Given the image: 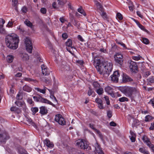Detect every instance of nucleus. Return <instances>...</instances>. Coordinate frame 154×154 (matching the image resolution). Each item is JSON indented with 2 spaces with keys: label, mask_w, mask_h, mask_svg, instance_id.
Listing matches in <instances>:
<instances>
[{
  "label": "nucleus",
  "mask_w": 154,
  "mask_h": 154,
  "mask_svg": "<svg viewBox=\"0 0 154 154\" xmlns=\"http://www.w3.org/2000/svg\"><path fill=\"white\" fill-rule=\"evenodd\" d=\"M5 39L6 45L8 47L13 50L18 48L20 40L17 35L14 33L8 35L6 36Z\"/></svg>",
  "instance_id": "1"
},
{
  "label": "nucleus",
  "mask_w": 154,
  "mask_h": 154,
  "mask_svg": "<svg viewBox=\"0 0 154 154\" xmlns=\"http://www.w3.org/2000/svg\"><path fill=\"white\" fill-rule=\"evenodd\" d=\"M121 91L126 96L132 98L133 94H136L139 93L138 89L136 87H127L122 88Z\"/></svg>",
  "instance_id": "2"
},
{
  "label": "nucleus",
  "mask_w": 154,
  "mask_h": 154,
  "mask_svg": "<svg viewBox=\"0 0 154 154\" xmlns=\"http://www.w3.org/2000/svg\"><path fill=\"white\" fill-rule=\"evenodd\" d=\"M94 65L97 72L101 75L104 77L105 64L104 62L101 61L98 58L96 57L94 60Z\"/></svg>",
  "instance_id": "3"
},
{
  "label": "nucleus",
  "mask_w": 154,
  "mask_h": 154,
  "mask_svg": "<svg viewBox=\"0 0 154 154\" xmlns=\"http://www.w3.org/2000/svg\"><path fill=\"white\" fill-rule=\"evenodd\" d=\"M105 69L104 77L107 78L109 76L112 69V65L110 63L104 62Z\"/></svg>",
  "instance_id": "4"
},
{
  "label": "nucleus",
  "mask_w": 154,
  "mask_h": 154,
  "mask_svg": "<svg viewBox=\"0 0 154 154\" xmlns=\"http://www.w3.org/2000/svg\"><path fill=\"white\" fill-rule=\"evenodd\" d=\"M76 144L79 148L83 149H87L89 146L87 142L83 139L78 140L77 141Z\"/></svg>",
  "instance_id": "5"
},
{
  "label": "nucleus",
  "mask_w": 154,
  "mask_h": 154,
  "mask_svg": "<svg viewBox=\"0 0 154 154\" xmlns=\"http://www.w3.org/2000/svg\"><path fill=\"white\" fill-rule=\"evenodd\" d=\"M115 61L118 64L122 66L123 63V57L121 53H117L114 56Z\"/></svg>",
  "instance_id": "6"
},
{
  "label": "nucleus",
  "mask_w": 154,
  "mask_h": 154,
  "mask_svg": "<svg viewBox=\"0 0 154 154\" xmlns=\"http://www.w3.org/2000/svg\"><path fill=\"white\" fill-rule=\"evenodd\" d=\"M24 42L26 50L29 53H32L33 47L31 41L29 38L26 37Z\"/></svg>",
  "instance_id": "7"
},
{
  "label": "nucleus",
  "mask_w": 154,
  "mask_h": 154,
  "mask_svg": "<svg viewBox=\"0 0 154 154\" xmlns=\"http://www.w3.org/2000/svg\"><path fill=\"white\" fill-rule=\"evenodd\" d=\"M55 120L60 125H64L66 124L65 119L60 114H58L56 115L55 117Z\"/></svg>",
  "instance_id": "8"
},
{
  "label": "nucleus",
  "mask_w": 154,
  "mask_h": 154,
  "mask_svg": "<svg viewBox=\"0 0 154 154\" xmlns=\"http://www.w3.org/2000/svg\"><path fill=\"white\" fill-rule=\"evenodd\" d=\"M10 136L7 132H5L0 134V142L5 143L6 140L10 138Z\"/></svg>",
  "instance_id": "9"
},
{
  "label": "nucleus",
  "mask_w": 154,
  "mask_h": 154,
  "mask_svg": "<svg viewBox=\"0 0 154 154\" xmlns=\"http://www.w3.org/2000/svg\"><path fill=\"white\" fill-rule=\"evenodd\" d=\"M119 75L120 74L118 70L114 72L111 76L112 80L116 83L117 82H118Z\"/></svg>",
  "instance_id": "10"
},
{
  "label": "nucleus",
  "mask_w": 154,
  "mask_h": 154,
  "mask_svg": "<svg viewBox=\"0 0 154 154\" xmlns=\"http://www.w3.org/2000/svg\"><path fill=\"white\" fill-rule=\"evenodd\" d=\"M130 68L131 70L135 73H137L138 71V67L137 63L133 61H131L130 63Z\"/></svg>",
  "instance_id": "11"
},
{
  "label": "nucleus",
  "mask_w": 154,
  "mask_h": 154,
  "mask_svg": "<svg viewBox=\"0 0 154 154\" xmlns=\"http://www.w3.org/2000/svg\"><path fill=\"white\" fill-rule=\"evenodd\" d=\"M42 73L45 75H48L50 74V71L47 68L46 66L44 65L41 66Z\"/></svg>",
  "instance_id": "12"
},
{
  "label": "nucleus",
  "mask_w": 154,
  "mask_h": 154,
  "mask_svg": "<svg viewBox=\"0 0 154 154\" xmlns=\"http://www.w3.org/2000/svg\"><path fill=\"white\" fill-rule=\"evenodd\" d=\"M122 81L123 82H131L133 81V80L126 74L123 73Z\"/></svg>",
  "instance_id": "13"
},
{
  "label": "nucleus",
  "mask_w": 154,
  "mask_h": 154,
  "mask_svg": "<svg viewBox=\"0 0 154 154\" xmlns=\"http://www.w3.org/2000/svg\"><path fill=\"white\" fill-rule=\"evenodd\" d=\"M38 100L39 101H38V102L48 103L52 106H54L53 104L51 102L47 100L46 99L42 97L40 95L39 96Z\"/></svg>",
  "instance_id": "14"
},
{
  "label": "nucleus",
  "mask_w": 154,
  "mask_h": 154,
  "mask_svg": "<svg viewBox=\"0 0 154 154\" xmlns=\"http://www.w3.org/2000/svg\"><path fill=\"white\" fill-rule=\"evenodd\" d=\"M95 102L97 104L98 107L100 109H102L104 108L103 102L99 98H97L95 100Z\"/></svg>",
  "instance_id": "15"
},
{
  "label": "nucleus",
  "mask_w": 154,
  "mask_h": 154,
  "mask_svg": "<svg viewBox=\"0 0 154 154\" xmlns=\"http://www.w3.org/2000/svg\"><path fill=\"white\" fill-rule=\"evenodd\" d=\"M95 150L96 153L98 154H104L103 151L98 143H97L96 145Z\"/></svg>",
  "instance_id": "16"
},
{
  "label": "nucleus",
  "mask_w": 154,
  "mask_h": 154,
  "mask_svg": "<svg viewBox=\"0 0 154 154\" xmlns=\"http://www.w3.org/2000/svg\"><path fill=\"white\" fill-rule=\"evenodd\" d=\"M40 113L42 115H46L48 113V110L44 106H41L40 108Z\"/></svg>",
  "instance_id": "17"
},
{
  "label": "nucleus",
  "mask_w": 154,
  "mask_h": 154,
  "mask_svg": "<svg viewBox=\"0 0 154 154\" xmlns=\"http://www.w3.org/2000/svg\"><path fill=\"white\" fill-rule=\"evenodd\" d=\"M44 142L46 146L49 148H53L54 147L53 144L48 139H46L44 141Z\"/></svg>",
  "instance_id": "18"
},
{
  "label": "nucleus",
  "mask_w": 154,
  "mask_h": 154,
  "mask_svg": "<svg viewBox=\"0 0 154 154\" xmlns=\"http://www.w3.org/2000/svg\"><path fill=\"white\" fill-rule=\"evenodd\" d=\"M96 5L97 9L99 10L101 12H103L104 11V9L103 8L102 5L98 2L96 1Z\"/></svg>",
  "instance_id": "19"
},
{
  "label": "nucleus",
  "mask_w": 154,
  "mask_h": 154,
  "mask_svg": "<svg viewBox=\"0 0 154 154\" xmlns=\"http://www.w3.org/2000/svg\"><path fill=\"white\" fill-rule=\"evenodd\" d=\"M21 57L22 60L23 61H26L29 59L28 55L26 54H22Z\"/></svg>",
  "instance_id": "20"
},
{
  "label": "nucleus",
  "mask_w": 154,
  "mask_h": 154,
  "mask_svg": "<svg viewBox=\"0 0 154 154\" xmlns=\"http://www.w3.org/2000/svg\"><path fill=\"white\" fill-rule=\"evenodd\" d=\"M23 89L24 91L29 92H31L32 90V88L27 85H25L23 86Z\"/></svg>",
  "instance_id": "21"
},
{
  "label": "nucleus",
  "mask_w": 154,
  "mask_h": 154,
  "mask_svg": "<svg viewBox=\"0 0 154 154\" xmlns=\"http://www.w3.org/2000/svg\"><path fill=\"white\" fill-rule=\"evenodd\" d=\"M66 44L67 46L70 47L72 48L75 49V48L74 46H72V41L70 39H68L67 41L66 42Z\"/></svg>",
  "instance_id": "22"
},
{
  "label": "nucleus",
  "mask_w": 154,
  "mask_h": 154,
  "mask_svg": "<svg viewBox=\"0 0 154 154\" xmlns=\"http://www.w3.org/2000/svg\"><path fill=\"white\" fill-rule=\"evenodd\" d=\"M133 123L132 124V127H137V126L139 125V121L138 119H134L133 121Z\"/></svg>",
  "instance_id": "23"
},
{
  "label": "nucleus",
  "mask_w": 154,
  "mask_h": 154,
  "mask_svg": "<svg viewBox=\"0 0 154 154\" xmlns=\"http://www.w3.org/2000/svg\"><path fill=\"white\" fill-rule=\"evenodd\" d=\"M105 91L108 94L114 91L113 89L109 86H107L105 88Z\"/></svg>",
  "instance_id": "24"
},
{
  "label": "nucleus",
  "mask_w": 154,
  "mask_h": 154,
  "mask_svg": "<svg viewBox=\"0 0 154 154\" xmlns=\"http://www.w3.org/2000/svg\"><path fill=\"white\" fill-rule=\"evenodd\" d=\"M139 151L140 152L143 154H149V152L146 150L144 148H140L139 149Z\"/></svg>",
  "instance_id": "25"
},
{
  "label": "nucleus",
  "mask_w": 154,
  "mask_h": 154,
  "mask_svg": "<svg viewBox=\"0 0 154 154\" xmlns=\"http://www.w3.org/2000/svg\"><path fill=\"white\" fill-rule=\"evenodd\" d=\"M47 89L46 87H44V89H41L39 88H35V89L37 90L39 92L43 94H45L46 92V89Z\"/></svg>",
  "instance_id": "26"
},
{
  "label": "nucleus",
  "mask_w": 154,
  "mask_h": 154,
  "mask_svg": "<svg viewBox=\"0 0 154 154\" xmlns=\"http://www.w3.org/2000/svg\"><path fill=\"white\" fill-rule=\"evenodd\" d=\"M14 59V57L11 55H8L6 59L8 63H11L12 62Z\"/></svg>",
  "instance_id": "27"
},
{
  "label": "nucleus",
  "mask_w": 154,
  "mask_h": 154,
  "mask_svg": "<svg viewBox=\"0 0 154 154\" xmlns=\"http://www.w3.org/2000/svg\"><path fill=\"white\" fill-rule=\"evenodd\" d=\"M26 121L29 122V123L32 125L34 126L35 125V123L33 122L32 119L29 117H26Z\"/></svg>",
  "instance_id": "28"
},
{
  "label": "nucleus",
  "mask_w": 154,
  "mask_h": 154,
  "mask_svg": "<svg viewBox=\"0 0 154 154\" xmlns=\"http://www.w3.org/2000/svg\"><path fill=\"white\" fill-rule=\"evenodd\" d=\"M31 110L32 112L33 115H35L38 111V108L37 107H32L31 108Z\"/></svg>",
  "instance_id": "29"
},
{
  "label": "nucleus",
  "mask_w": 154,
  "mask_h": 154,
  "mask_svg": "<svg viewBox=\"0 0 154 154\" xmlns=\"http://www.w3.org/2000/svg\"><path fill=\"white\" fill-rule=\"evenodd\" d=\"M142 140L143 142L146 143V144L150 142L148 138L146 136H144L142 137Z\"/></svg>",
  "instance_id": "30"
},
{
  "label": "nucleus",
  "mask_w": 154,
  "mask_h": 154,
  "mask_svg": "<svg viewBox=\"0 0 154 154\" xmlns=\"http://www.w3.org/2000/svg\"><path fill=\"white\" fill-rule=\"evenodd\" d=\"M24 23L26 26L30 27H31L32 26V23L27 19H26Z\"/></svg>",
  "instance_id": "31"
},
{
  "label": "nucleus",
  "mask_w": 154,
  "mask_h": 154,
  "mask_svg": "<svg viewBox=\"0 0 154 154\" xmlns=\"http://www.w3.org/2000/svg\"><path fill=\"white\" fill-rule=\"evenodd\" d=\"M96 91L97 94L99 95L102 94L103 92V89L102 88H100L97 89Z\"/></svg>",
  "instance_id": "32"
},
{
  "label": "nucleus",
  "mask_w": 154,
  "mask_h": 154,
  "mask_svg": "<svg viewBox=\"0 0 154 154\" xmlns=\"http://www.w3.org/2000/svg\"><path fill=\"white\" fill-rule=\"evenodd\" d=\"M107 115L108 117L110 118L112 117V112L111 110H108L107 111Z\"/></svg>",
  "instance_id": "33"
},
{
  "label": "nucleus",
  "mask_w": 154,
  "mask_h": 154,
  "mask_svg": "<svg viewBox=\"0 0 154 154\" xmlns=\"http://www.w3.org/2000/svg\"><path fill=\"white\" fill-rule=\"evenodd\" d=\"M93 86L96 89L99 88L100 87V84L97 82H93Z\"/></svg>",
  "instance_id": "34"
},
{
  "label": "nucleus",
  "mask_w": 154,
  "mask_h": 154,
  "mask_svg": "<svg viewBox=\"0 0 154 154\" xmlns=\"http://www.w3.org/2000/svg\"><path fill=\"white\" fill-rule=\"evenodd\" d=\"M15 104L18 106L19 107L22 106L23 105L25 106V105L23 104V102L20 101H16L15 102Z\"/></svg>",
  "instance_id": "35"
},
{
  "label": "nucleus",
  "mask_w": 154,
  "mask_h": 154,
  "mask_svg": "<svg viewBox=\"0 0 154 154\" xmlns=\"http://www.w3.org/2000/svg\"><path fill=\"white\" fill-rule=\"evenodd\" d=\"M27 101L28 103L31 105L32 106H33L34 105V102L32 100V98H28L27 99Z\"/></svg>",
  "instance_id": "36"
},
{
  "label": "nucleus",
  "mask_w": 154,
  "mask_h": 154,
  "mask_svg": "<svg viewBox=\"0 0 154 154\" xmlns=\"http://www.w3.org/2000/svg\"><path fill=\"white\" fill-rule=\"evenodd\" d=\"M146 145L152 150L153 152H154V146L151 143L150 141Z\"/></svg>",
  "instance_id": "37"
},
{
  "label": "nucleus",
  "mask_w": 154,
  "mask_h": 154,
  "mask_svg": "<svg viewBox=\"0 0 154 154\" xmlns=\"http://www.w3.org/2000/svg\"><path fill=\"white\" fill-rule=\"evenodd\" d=\"M119 100L121 102H123L124 101H128V99L125 97H123L119 98Z\"/></svg>",
  "instance_id": "38"
},
{
  "label": "nucleus",
  "mask_w": 154,
  "mask_h": 154,
  "mask_svg": "<svg viewBox=\"0 0 154 154\" xmlns=\"http://www.w3.org/2000/svg\"><path fill=\"white\" fill-rule=\"evenodd\" d=\"M17 0H12V5L15 7V10H17V7L16 6L17 5Z\"/></svg>",
  "instance_id": "39"
},
{
  "label": "nucleus",
  "mask_w": 154,
  "mask_h": 154,
  "mask_svg": "<svg viewBox=\"0 0 154 154\" xmlns=\"http://www.w3.org/2000/svg\"><path fill=\"white\" fill-rule=\"evenodd\" d=\"M78 11L81 14H82L84 16H85L86 15L85 12L82 8H79L78 9Z\"/></svg>",
  "instance_id": "40"
},
{
  "label": "nucleus",
  "mask_w": 154,
  "mask_h": 154,
  "mask_svg": "<svg viewBox=\"0 0 154 154\" xmlns=\"http://www.w3.org/2000/svg\"><path fill=\"white\" fill-rule=\"evenodd\" d=\"M128 120L130 123L132 121H133L134 119V118L132 116L129 115H128Z\"/></svg>",
  "instance_id": "41"
},
{
  "label": "nucleus",
  "mask_w": 154,
  "mask_h": 154,
  "mask_svg": "<svg viewBox=\"0 0 154 154\" xmlns=\"http://www.w3.org/2000/svg\"><path fill=\"white\" fill-rule=\"evenodd\" d=\"M102 13L101 14V16L105 20H106L107 19V17L106 14V13L104 12L103 11V12H101Z\"/></svg>",
  "instance_id": "42"
},
{
  "label": "nucleus",
  "mask_w": 154,
  "mask_h": 154,
  "mask_svg": "<svg viewBox=\"0 0 154 154\" xmlns=\"http://www.w3.org/2000/svg\"><path fill=\"white\" fill-rule=\"evenodd\" d=\"M141 57L139 55H137V56H133L132 58L133 59L136 60H138L140 59Z\"/></svg>",
  "instance_id": "43"
},
{
  "label": "nucleus",
  "mask_w": 154,
  "mask_h": 154,
  "mask_svg": "<svg viewBox=\"0 0 154 154\" xmlns=\"http://www.w3.org/2000/svg\"><path fill=\"white\" fill-rule=\"evenodd\" d=\"M24 80L28 82H35V80L29 78H24Z\"/></svg>",
  "instance_id": "44"
},
{
  "label": "nucleus",
  "mask_w": 154,
  "mask_h": 154,
  "mask_svg": "<svg viewBox=\"0 0 154 154\" xmlns=\"http://www.w3.org/2000/svg\"><path fill=\"white\" fill-rule=\"evenodd\" d=\"M142 42L145 44H148L149 43V40L147 38H143Z\"/></svg>",
  "instance_id": "45"
},
{
  "label": "nucleus",
  "mask_w": 154,
  "mask_h": 154,
  "mask_svg": "<svg viewBox=\"0 0 154 154\" xmlns=\"http://www.w3.org/2000/svg\"><path fill=\"white\" fill-rule=\"evenodd\" d=\"M128 1L129 3V5H131L129 6V9L130 11H132L133 10V9L132 6H131L132 5V2L130 0H128Z\"/></svg>",
  "instance_id": "46"
},
{
  "label": "nucleus",
  "mask_w": 154,
  "mask_h": 154,
  "mask_svg": "<svg viewBox=\"0 0 154 154\" xmlns=\"http://www.w3.org/2000/svg\"><path fill=\"white\" fill-rule=\"evenodd\" d=\"M142 30L145 31L146 32H148V31L145 29L144 27L142 25L140 24L138 26Z\"/></svg>",
  "instance_id": "47"
},
{
  "label": "nucleus",
  "mask_w": 154,
  "mask_h": 154,
  "mask_svg": "<svg viewBox=\"0 0 154 154\" xmlns=\"http://www.w3.org/2000/svg\"><path fill=\"white\" fill-rule=\"evenodd\" d=\"M96 132L97 134H98L100 138L102 140H103V135L101 134L100 131L98 130Z\"/></svg>",
  "instance_id": "48"
},
{
  "label": "nucleus",
  "mask_w": 154,
  "mask_h": 154,
  "mask_svg": "<svg viewBox=\"0 0 154 154\" xmlns=\"http://www.w3.org/2000/svg\"><path fill=\"white\" fill-rule=\"evenodd\" d=\"M41 13L43 14H45L47 12V10L46 8H42L40 9Z\"/></svg>",
  "instance_id": "49"
},
{
  "label": "nucleus",
  "mask_w": 154,
  "mask_h": 154,
  "mask_svg": "<svg viewBox=\"0 0 154 154\" xmlns=\"http://www.w3.org/2000/svg\"><path fill=\"white\" fill-rule=\"evenodd\" d=\"M73 24L74 26L78 27H79L80 23L79 22L76 21L75 20H74L73 23Z\"/></svg>",
  "instance_id": "50"
},
{
  "label": "nucleus",
  "mask_w": 154,
  "mask_h": 154,
  "mask_svg": "<svg viewBox=\"0 0 154 154\" xmlns=\"http://www.w3.org/2000/svg\"><path fill=\"white\" fill-rule=\"evenodd\" d=\"M116 16L119 20H122L123 19L122 15L119 13H117Z\"/></svg>",
  "instance_id": "51"
},
{
  "label": "nucleus",
  "mask_w": 154,
  "mask_h": 154,
  "mask_svg": "<svg viewBox=\"0 0 154 154\" xmlns=\"http://www.w3.org/2000/svg\"><path fill=\"white\" fill-rule=\"evenodd\" d=\"M39 94H37L36 96H34L33 97L35 101L37 102H38V98Z\"/></svg>",
  "instance_id": "52"
},
{
  "label": "nucleus",
  "mask_w": 154,
  "mask_h": 154,
  "mask_svg": "<svg viewBox=\"0 0 154 154\" xmlns=\"http://www.w3.org/2000/svg\"><path fill=\"white\" fill-rule=\"evenodd\" d=\"M21 10L23 13H25L27 12L28 9L26 7V6H24L22 8Z\"/></svg>",
  "instance_id": "53"
},
{
  "label": "nucleus",
  "mask_w": 154,
  "mask_h": 154,
  "mask_svg": "<svg viewBox=\"0 0 154 154\" xmlns=\"http://www.w3.org/2000/svg\"><path fill=\"white\" fill-rule=\"evenodd\" d=\"M62 37L63 39H66L68 38V36L66 33H64L62 34Z\"/></svg>",
  "instance_id": "54"
},
{
  "label": "nucleus",
  "mask_w": 154,
  "mask_h": 154,
  "mask_svg": "<svg viewBox=\"0 0 154 154\" xmlns=\"http://www.w3.org/2000/svg\"><path fill=\"white\" fill-rule=\"evenodd\" d=\"M89 126L90 127L92 128L93 130L94 131H95L96 132L98 130L96 129L94 127V125L93 124H89Z\"/></svg>",
  "instance_id": "55"
},
{
  "label": "nucleus",
  "mask_w": 154,
  "mask_h": 154,
  "mask_svg": "<svg viewBox=\"0 0 154 154\" xmlns=\"http://www.w3.org/2000/svg\"><path fill=\"white\" fill-rule=\"evenodd\" d=\"M148 103L152 104V106L154 108V97L150 100Z\"/></svg>",
  "instance_id": "56"
},
{
  "label": "nucleus",
  "mask_w": 154,
  "mask_h": 154,
  "mask_svg": "<svg viewBox=\"0 0 154 154\" xmlns=\"http://www.w3.org/2000/svg\"><path fill=\"white\" fill-rule=\"evenodd\" d=\"M149 82L152 83H154V76L149 78L148 79Z\"/></svg>",
  "instance_id": "57"
},
{
  "label": "nucleus",
  "mask_w": 154,
  "mask_h": 154,
  "mask_svg": "<svg viewBox=\"0 0 154 154\" xmlns=\"http://www.w3.org/2000/svg\"><path fill=\"white\" fill-rule=\"evenodd\" d=\"M58 4L60 5L63 6L64 4V2L63 1L60 0H57Z\"/></svg>",
  "instance_id": "58"
},
{
  "label": "nucleus",
  "mask_w": 154,
  "mask_h": 154,
  "mask_svg": "<svg viewBox=\"0 0 154 154\" xmlns=\"http://www.w3.org/2000/svg\"><path fill=\"white\" fill-rule=\"evenodd\" d=\"M130 140L132 142H135L136 140V137H133L131 136H129Z\"/></svg>",
  "instance_id": "59"
},
{
  "label": "nucleus",
  "mask_w": 154,
  "mask_h": 154,
  "mask_svg": "<svg viewBox=\"0 0 154 154\" xmlns=\"http://www.w3.org/2000/svg\"><path fill=\"white\" fill-rule=\"evenodd\" d=\"M94 92V91L89 87V90L88 92V94L89 96L91 95L92 93Z\"/></svg>",
  "instance_id": "60"
},
{
  "label": "nucleus",
  "mask_w": 154,
  "mask_h": 154,
  "mask_svg": "<svg viewBox=\"0 0 154 154\" xmlns=\"http://www.w3.org/2000/svg\"><path fill=\"white\" fill-rule=\"evenodd\" d=\"M100 51L102 53H106L107 52V51L106 50V49L103 48H101L100 50Z\"/></svg>",
  "instance_id": "61"
},
{
  "label": "nucleus",
  "mask_w": 154,
  "mask_h": 154,
  "mask_svg": "<svg viewBox=\"0 0 154 154\" xmlns=\"http://www.w3.org/2000/svg\"><path fill=\"white\" fill-rule=\"evenodd\" d=\"M110 125L112 126H116L117 125L114 122H111L110 123Z\"/></svg>",
  "instance_id": "62"
},
{
  "label": "nucleus",
  "mask_w": 154,
  "mask_h": 154,
  "mask_svg": "<svg viewBox=\"0 0 154 154\" xmlns=\"http://www.w3.org/2000/svg\"><path fill=\"white\" fill-rule=\"evenodd\" d=\"M78 39L81 42L84 41V39L82 38V37L80 35H78Z\"/></svg>",
  "instance_id": "63"
},
{
  "label": "nucleus",
  "mask_w": 154,
  "mask_h": 154,
  "mask_svg": "<svg viewBox=\"0 0 154 154\" xmlns=\"http://www.w3.org/2000/svg\"><path fill=\"white\" fill-rule=\"evenodd\" d=\"M150 74V73L149 71H147L144 74L145 77H147Z\"/></svg>",
  "instance_id": "64"
}]
</instances>
